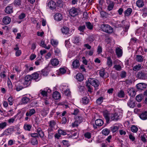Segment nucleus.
Listing matches in <instances>:
<instances>
[{"mask_svg":"<svg viewBox=\"0 0 147 147\" xmlns=\"http://www.w3.org/2000/svg\"><path fill=\"white\" fill-rule=\"evenodd\" d=\"M102 30L108 34H111L113 32V28L109 25L103 24L101 25Z\"/></svg>","mask_w":147,"mask_h":147,"instance_id":"1","label":"nucleus"},{"mask_svg":"<svg viewBox=\"0 0 147 147\" xmlns=\"http://www.w3.org/2000/svg\"><path fill=\"white\" fill-rule=\"evenodd\" d=\"M88 82L90 84L94 87H97L99 86V82L98 81L95 79L90 78L88 80Z\"/></svg>","mask_w":147,"mask_h":147,"instance_id":"2","label":"nucleus"},{"mask_svg":"<svg viewBox=\"0 0 147 147\" xmlns=\"http://www.w3.org/2000/svg\"><path fill=\"white\" fill-rule=\"evenodd\" d=\"M137 89L139 90L142 91L147 87V84L144 83H140L136 85Z\"/></svg>","mask_w":147,"mask_h":147,"instance_id":"3","label":"nucleus"},{"mask_svg":"<svg viewBox=\"0 0 147 147\" xmlns=\"http://www.w3.org/2000/svg\"><path fill=\"white\" fill-rule=\"evenodd\" d=\"M95 125L93 124V127L94 129H96L97 126H102L104 123V122L102 120L100 119H96L95 122Z\"/></svg>","mask_w":147,"mask_h":147,"instance_id":"4","label":"nucleus"},{"mask_svg":"<svg viewBox=\"0 0 147 147\" xmlns=\"http://www.w3.org/2000/svg\"><path fill=\"white\" fill-rule=\"evenodd\" d=\"M137 78L142 80H145L146 78V74L142 71H139L137 74Z\"/></svg>","mask_w":147,"mask_h":147,"instance_id":"5","label":"nucleus"},{"mask_svg":"<svg viewBox=\"0 0 147 147\" xmlns=\"http://www.w3.org/2000/svg\"><path fill=\"white\" fill-rule=\"evenodd\" d=\"M69 13L72 16L74 17L78 14V12L77 9L73 7L70 9L69 11Z\"/></svg>","mask_w":147,"mask_h":147,"instance_id":"6","label":"nucleus"},{"mask_svg":"<svg viewBox=\"0 0 147 147\" xmlns=\"http://www.w3.org/2000/svg\"><path fill=\"white\" fill-rule=\"evenodd\" d=\"M47 6L51 9H55L56 7V3L53 1H50L47 4Z\"/></svg>","mask_w":147,"mask_h":147,"instance_id":"7","label":"nucleus"},{"mask_svg":"<svg viewBox=\"0 0 147 147\" xmlns=\"http://www.w3.org/2000/svg\"><path fill=\"white\" fill-rule=\"evenodd\" d=\"M63 18L62 15L60 13H57L54 15V19L57 21L61 20Z\"/></svg>","mask_w":147,"mask_h":147,"instance_id":"8","label":"nucleus"},{"mask_svg":"<svg viewBox=\"0 0 147 147\" xmlns=\"http://www.w3.org/2000/svg\"><path fill=\"white\" fill-rule=\"evenodd\" d=\"M103 115L105 118L107 123H108L110 119V115L108 111H105L103 112Z\"/></svg>","mask_w":147,"mask_h":147,"instance_id":"9","label":"nucleus"},{"mask_svg":"<svg viewBox=\"0 0 147 147\" xmlns=\"http://www.w3.org/2000/svg\"><path fill=\"white\" fill-rule=\"evenodd\" d=\"M69 29L66 26L63 27L61 29L62 32L64 34L70 35L71 33L69 32Z\"/></svg>","mask_w":147,"mask_h":147,"instance_id":"10","label":"nucleus"},{"mask_svg":"<svg viewBox=\"0 0 147 147\" xmlns=\"http://www.w3.org/2000/svg\"><path fill=\"white\" fill-rule=\"evenodd\" d=\"M45 90H41L40 91V93L41 95L44 96H46L47 94V92L50 93L51 92V90L48 88H47Z\"/></svg>","mask_w":147,"mask_h":147,"instance_id":"11","label":"nucleus"},{"mask_svg":"<svg viewBox=\"0 0 147 147\" xmlns=\"http://www.w3.org/2000/svg\"><path fill=\"white\" fill-rule=\"evenodd\" d=\"M50 62L51 64L53 66H57L59 63V61L56 58H53L51 59Z\"/></svg>","mask_w":147,"mask_h":147,"instance_id":"12","label":"nucleus"},{"mask_svg":"<svg viewBox=\"0 0 147 147\" xmlns=\"http://www.w3.org/2000/svg\"><path fill=\"white\" fill-rule=\"evenodd\" d=\"M119 116L117 113L111 114L110 115V119L112 121H117L119 119Z\"/></svg>","mask_w":147,"mask_h":147,"instance_id":"13","label":"nucleus"},{"mask_svg":"<svg viewBox=\"0 0 147 147\" xmlns=\"http://www.w3.org/2000/svg\"><path fill=\"white\" fill-rule=\"evenodd\" d=\"M13 131V129L11 128H9L5 130L3 133L4 135L8 136L10 135Z\"/></svg>","mask_w":147,"mask_h":147,"instance_id":"14","label":"nucleus"},{"mask_svg":"<svg viewBox=\"0 0 147 147\" xmlns=\"http://www.w3.org/2000/svg\"><path fill=\"white\" fill-rule=\"evenodd\" d=\"M53 97L55 99L58 100L61 98V96L59 92L55 91L53 93Z\"/></svg>","mask_w":147,"mask_h":147,"instance_id":"15","label":"nucleus"},{"mask_svg":"<svg viewBox=\"0 0 147 147\" xmlns=\"http://www.w3.org/2000/svg\"><path fill=\"white\" fill-rule=\"evenodd\" d=\"M36 113L35 109H29L28 111L26 113V115L27 116H29L30 117L32 115Z\"/></svg>","mask_w":147,"mask_h":147,"instance_id":"16","label":"nucleus"},{"mask_svg":"<svg viewBox=\"0 0 147 147\" xmlns=\"http://www.w3.org/2000/svg\"><path fill=\"white\" fill-rule=\"evenodd\" d=\"M128 93L131 96H134L136 94V92L133 88H129L127 90Z\"/></svg>","mask_w":147,"mask_h":147,"instance_id":"17","label":"nucleus"},{"mask_svg":"<svg viewBox=\"0 0 147 147\" xmlns=\"http://www.w3.org/2000/svg\"><path fill=\"white\" fill-rule=\"evenodd\" d=\"M5 13L7 14H10L13 12V7L11 6L7 7L5 9Z\"/></svg>","mask_w":147,"mask_h":147,"instance_id":"18","label":"nucleus"},{"mask_svg":"<svg viewBox=\"0 0 147 147\" xmlns=\"http://www.w3.org/2000/svg\"><path fill=\"white\" fill-rule=\"evenodd\" d=\"M115 52L118 57H121L122 55V50L119 48H117L116 49Z\"/></svg>","mask_w":147,"mask_h":147,"instance_id":"19","label":"nucleus"},{"mask_svg":"<svg viewBox=\"0 0 147 147\" xmlns=\"http://www.w3.org/2000/svg\"><path fill=\"white\" fill-rule=\"evenodd\" d=\"M127 105L130 107L134 108L135 106V102L133 101L132 98H130L127 103Z\"/></svg>","mask_w":147,"mask_h":147,"instance_id":"20","label":"nucleus"},{"mask_svg":"<svg viewBox=\"0 0 147 147\" xmlns=\"http://www.w3.org/2000/svg\"><path fill=\"white\" fill-rule=\"evenodd\" d=\"M11 21V18L9 17L5 16L3 18V22L5 25L9 24Z\"/></svg>","mask_w":147,"mask_h":147,"instance_id":"21","label":"nucleus"},{"mask_svg":"<svg viewBox=\"0 0 147 147\" xmlns=\"http://www.w3.org/2000/svg\"><path fill=\"white\" fill-rule=\"evenodd\" d=\"M132 11V10L131 8H127L124 12L125 16H129L131 14Z\"/></svg>","mask_w":147,"mask_h":147,"instance_id":"22","label":"nucleus"},{"mask_svg":"<svg viewBox=\"0 0 147 147\" xmlns=\"http://www.w3.org/2000/svg\"><path fill=\"white\" fill-rule=\"evenodd\" d=\"M84 78V77L81 73H78L76 76V79L79 81H82Z\"/></svg>","mask_w":147,"mask_h":147,"instance_id":"23","label":"nucleus"},{"mask_svg":"<svg viewBox=\"0 0 147 147\" xmlns=\"http://www.w3.org/2000/svg\"><path fill=\"white\" fill-rule=\"evenodd\" d=\"M140 118L142 120L147 119V111L142 113L139 116Z\"/></svg>","mask_w":147,"mask_h":147,"instance_id":"24","label":"nucleus"},{"mask_svg":"<svg viewBox=\"0 0 147 147\" xmlns=\"http://www.w3.org/2000/svg\"><path fill=\"white\" fill-rule=\"evenodd\" d=\"M73 68H77L80 65L79 61L78 60H75L72 64Z\"/></svg>","mask_w":147,"mask_h":147,"instance_id":"25","label":"nucleus"},{"mask_svg":"<svg viewBox=\"0 0 147 147\" xmlns=\"http://www.w3.org/2000/svg\"><path fill=\"white\" fill-rule=\"evenodd\" d=\"M37 132V133L40 138L43 137L44 136V134L40 128L39 127L38 128Z\"/></svg>","mask_w":147,"mask_h":147,"instance_id":"26","label":"nucleus"},{"mask_svg":"<svg viewBox=\"0 0 147 147\" xmlns=\"http://www.w3.org/2000/svg\"><path fill=\"white\" fill-rule=\"evenodd\" d=\"M143 68V66L141 64H139L135 66L133 68V70L135 71H138L141 70Z\"/></svg>","mask_w":147,"mask_h":147,"instance_id":"27","label":"nucleus"},{"mask_svg":"<svg viewBox=\"0 0 147 147\" xmlns=\"http://www.w3.org/2000/svg\"><path fill=\"white\" fill-rule=\"evenodd\" d=\"M30 100L29 98L24 96L23 97L21 100L22 104H26L28 103Z\"/></svg>","mask_w":147,"mask_h":147,"instance_id":"28","label":"nucleus"},{"mask_svg":"<svg viewBox=\"0 0 147 147\" xmlns=\"http://www.w3.org/2000/svg\"><path fill=\"white\" fill-rule=\"evenodd\" d=\"M80 40L79 37H74L73 40V43L78 45H79L80 44Z\"/></svg>","mask_w":147,"mask_h":147,"instance_id":"29","label":"nucleus"},{"mask_svg":"<svg viewBox=\"0 0 147 147\" xmlns=\"http://www.w3.org/2000/svg\"><path fill=\"white\" fill-rule=\"evenodd\" d=\"M56 123L55 121L54 120H51L49 122V126L51 129L53 130V129L54 128V127Z\"/></svg>","mask_w":147,"mask_h":147,"instance_id":"30","label":"nucleus"},{"mask_svg":"<svg viewBox=\"0 0 147 147\" xmlns=\"http://www.w3.org/2000/svg\"><path fill=\"white\" fill-rule=\"evenodd\" d=\"M107 64L109 67H111L113 65L112 61L110 57H109L107 58Z\"/></svg>","mask_w":147,"mask_h":147,"instance_id":"31","label":"nucleus"},{"mask_svg":"<svg viewBox=\"0 0 147 147\" xmlns=\"http://www.w3.org/2000/svg\"><path fill=\"white\" fill-rule=\"evenodd\" d=\"M140 138L141 139V141L144 143H145L146 142V139L147 138L146 136L144 134H141Z\"/></svg>","mask_w":147,"mask_h":147,"instance_id":"32","label":"nucleus"},{"mask_svg":"<svg viewBox=\"0 0 147 147\" xmlns=\"http://www.w3.org/2000/svg\"><path fill=\"white\" fill-rule=\"evenodd\" d=\"M85 26L88 29L90 30H92L93 29V25L89 22H85Z\"/></svg>","mask_w":147,"mask_h":147,"instance_id":"33","label":"nucleus"},{"mask_svg":"<svg viewBox=\"0 0 147 147\" xmlns=\"http://www.w3.org/2000/svg\"><path fill=\"white\" fill-rule=\"evenodd\" d=\"M136 5L139 7H141L144 5V3L142 1L138 0L136 2Z\"/></svg>","mask_w":147,"mask_h":147,"instance_id":"34","label":"nucleus"},{"mask_svg":"<svg viewBox=\"0 0 147 147\" xmlns=\"http://www.w3.org/2000/svg\"><path fill=\"white\" fill-rule=\"evenodd\" d=\"M31 76L32 77V79H33L37 81L39 80H37L39 77V74L36 73H33L32 74V76Z\"/></svg>","mask_w":147,"mask_h":147,"instance_id":"35","label":"nucleus"},{"mask_svg":"<svg viewBox=\"0 0 147 147\" xmlns=\"http://www.w3.org/2000/svg\"><path fill=\"white\" fill-rule=\"evenodd\" d=\"M136 61L139 62H142L143 61V56L141 55H136Z\"/></svg>","mask_w":147,"mask_h":147,"instance_id":"36","label":"nucleus"},{"mask_svg":"<svg viewBox=\"0 0 147 147\" xmlns=\"http://www.w3.org/2000/svg\"><path fill=\"white\" fill-rule=\"evenodd\" d=\"M114 6V3L113 2L110 1L109 5H108L107 9L110 11L112 10Z\"/></svg>","mask_w":147,"mask_h":147,"instance_id":"37","label":"nucleus"},{"mask_svg":"<svg viewBox=\"0 0 147 147\" xmlns=\"http://www.w3.org/2000/svg\"><path fill=\"white\" fill-rule=\"evenodd\" d=\"M38 138H31V143L34 145H37L38 143V142L37 140Z\"/></svg>","mask_w":147,"mask_h":147,"instance_id":"38","label":"nucleus"},{"mask_svg":"<svg viewBox=\"0 0 147 147\" xmlns=\"http://www.w3.org/2000/svg\"><path fill=\"white\" fill-rule=\"evenodd\" d=\"M89 99L86 97H84L82 98V102L84 104H86L89 102Z\"/></svg>","mask_w":147,"mask_h":147,"instance_id":"39","label":"nucleus"},{"mask_svg":"<svg viewBox=\"0 0 147 147\" xmlns=\"http://www.w3.org/2000/svg\"><path fill=\"white\" fill-rule=\"evenodd\" d=\"M110 132V130L107 129L105 128L102 130V132L103 134L105 136L108 135Z\"/></svg>","mask_w":147,"mask_h":147,"instance_id":"40","label":"nucleus"},{"mask_svg":"<svg viewBox=\"0 0 147 147\" xmlns=\"http://www.w3.org/2000/svg\"><path fill=\"white\" fill-rule=\"evenodd\" d=\"M113 68H114L115 70L117 71H120L122 70V67L120 65L116 64L115 65Z\"/></svg>","mask_w":147,"mask_h":147,"instance_id":"41","label":"nucleus"},{"mask_svg":"<svg viewBox=\"0 0 147 147\" xmlns=\"http://www.w3.org/2000/svg\"><path fill=\"white\" fill-rule=\"evenodd\" d=\"M131 130L133 132L136 133L138 130V128L136 126L132 125L131 127Z\"/></svg>","mask_w":147,"mask_h":147,"instance_id":"42","label":"nucleus"},{"mask_svg":"<svg viewBox=\"0 0 147 147\" xmlns=\"http://www.w3.org/2000/svg\"><path fill=\"white\" fill-rule=\"evenodd\" d=\"M21 0H15L13 2V4L15 6L18 7L21 5Z\"/></svg>","mask_w":147,"mask_h":147,"instance_id":"43","label":"nucleus"},{"mask_svg":"<svg viewBox=\"0 0 147 147\" xmlns=\"http://www.w3.org/2000/svg\"><path fill=\"white\" fill-rule=\"evenodd\" d=\"M125 93L124 91L121 90L118 93L117 96L119 98H123L124 96Z\"/></svg>","mask_w":147,"mask_h":147,"instance_id":"44","label":"nucleus"},{"mask_svg":"<svg viewBox=\"0 0 147 147\" xmlns=\"http://www.w3.org/2000/svg\"><path fill=\"white\" fill-rule=\"evenodd\" d=\"M32 126L30 125L25 124L24 126V129L26 130L30 131Z\"/></svg>","mask_w":147,"mask_h":147,"instance_id":"45","label":"nucleus"},{"mask_svg":"<svg viewBox=\"0 0 147 147\" xmlns=\"http://www.w3.org/2000/svg\"><path fill=\"white\" fill-rule=\"evenodd\" d=\"M75 121L78 123L79 124H80L83 121L82 117L80 116H76V117Z\"/></svg>","mask_w":147,"mask_h":147,"instance_id":"46","label":"nucleus"},{"mask_svg":"<svg viewBox=\"0 0 147 147\" xmlns=\"http://www.w3.org/2000/svg\"><path fill=\"white\" fill-rule=\"evenodd\" d=\"M7 125L6 122H1L0 123V130L2 129L5 128Z\"/></svg>","mask_w":147,"mask_h":147,"instance_id":"47","label":"nucleus"},{"mask_svg":"<svg viewBox=\"0 0 147 147\" xmlns=\"http://www.w3.org/2000/svg\"><path fill=\"white\" fill-rule=\"evenodd\" d=\"M32 80V77L31 76L27 75L24 78V80L27 81L29 82H31V80Z\"/></svg>","mask_w":147,"mask_h":147,"instance_id":"48","label":"nucleus"},{"mask_svg":"<svg viewBox=\"0 0 147 147\" xmlns=\"http://www.w3.org/2000/svg\"><path fill=\"white\" fill-rule=\"evenodd\" d=\"M55 55L59 56L61 55L60 50L58 48L55 47Z\"/></svg>","mask_w":147,"mask_h":147,"instance_id":"49","label":"nucleus"},{"mask_svg":"<svg viewBox=\"0 0 147 147\" xmlns=\"http://www.w3.org/2000/svg\"><path fill=\"white\" fill-rule=\"evenodd\" d=\"M86 26L84 25L83 26H80L78 27V30L82 32H84Z\"/></svg>","mask_w":147,"mask_h":147,"instance_id":"50","label":"nucleus"},{"mask_svg":"<svg viewBox=\"0 0 147 147\" xmlns=\"http://www.w3.org/2000/svg\"><path fill=\"white\" fill-rule=\"evenodd\" d=\"M106 73L105 72V70L104 69H101L99 72V74L100 76L102 78H103L105 74Z\"/></svg>","mask_w":147,"mask_h":147,"instance_id":"51","label":"nucleus"},{"mask_svg":"<svg viewBox=\"0 0 147 147\" xmlns=\"http://www.w3.org/2000/svg\"><path fill=\"white\" fill-rule=\"evenodd\" d=\"M51 43L53 46L55 47L58 45V42L54 39H52L51 40Z\"/></svg>","mask_w":147,"mask_h":147,"instance_id":"52","label":"nucleus"},{"mask_svg":"<svg viewBox=\"0 0 147 147\" xmlns=\"http://www.w3.org/2000/svg\"><path fill=\"white\" fill-rule=\"evenodd\" d=\"M43 60L42 59H38L36 60L35 62V64L36 65H38L42 62Z\"/></svg>","mask_w":147,"mask_h":147,"instance_id":"53","label":"nucleus"},{"mask_svg":"<svg viewBox=\"0 0 147 147\" xmlns=\"http://www.w3.org/2000/svg\"><path fill=\"white\" fill-rule=\"evenodd\" d=\"M142 95L139 94L137 95L136 97V99L138 102H140L142 100Z\"/></svg>","mask_w":147,"mask_h":147,"instance_id":"54","label":"nucleus"},{"mask_svg":"<svg viewBox=\"0 0 147 147\" xmlns=\"http://www.w3.org/2000/svg\"><path fill=\"white\" fill-rule=\"evenodd\" d=\"M30 135L32 138H39V136L37 133H31L30 134Z\"/></svg>","mask_w":147,"mask_h":147,"instance_id":"55","label":"nucleus"},{"mask_svg":"<svg viewBox=\"0 0 147 147\" xmlns=\"http://www.w3.org/2000/svg\"><path fill=\"white\" fill-rule=\"evenodd\" d=\"M103 98L100 97L97 99L96 103L98 105H100L103 101Z\"/></svg>","mask_w":147,"mask_h":147,"instance_id":"56","label":"nucleus"},{"mask_svg":"<svg viewBox=\"0 0 147 147\" xmlns=\"http://www.w3.org/2000/svg\"><path fill=\"white\" fill-rule=\"evenodd\" d=\"M58 133L60 134L61 135L63 136L67 134V133L64 130L62 129H60L58 131Z\"/></svg>","mask_w":147,"mask_h":147,"instance_id":"57","label":"nucleus"},{"mask_svg":"<svg viewBox=\"0 0 147 147\" xmlns=\"http://www.w3.org/2000/svg\"><path fill=\"white\" fill-rule=\"evenodd\" d=\"M16 116H14L13 117L9 119L8 120V121L9 123H13L15 121V119L16 118Z\"/></svg>","mask_w":147,"mask_h":147,"instance_id":"58","label":"nucleus"},{"mask_svg":"<svg viewBox=\"0 0 147 147\" xmlns=\"http://www.w3.org/2000/svg\"><path fill=\"white\" fill-rule=\"evenodd\" d=\"M84 136L88 139L90 138L91 137V133L89 132L85 133L84 134Z\"/></svg>","mask_w":147,"mask_h":147,"instance_id":"59","label":"nucleus"},{"mask_svg":"<svg viewBox=\"0 0 147 147\" xmlns=\"http://www.w3.org/2000/svg\"><path fill=\"white\" fill-rule=\"evenodd\" d=\"M8 101L10 105H13L12 102L13 101V99L12 97H9L8 99Z\"/></svg>","mask_w":147,"mask_h":147,"instance_id":"60","label":"nucleus"},{"mask_svg":"<svg viewBox=\"0 0 147 147\" xmlns=\"http://www.w3.org/2000/svg\"><path fill=\"white\" fill-rule=\"evenodd\" d=\"M120 76L121 78H125L126 76V72L125 71H122L121 72Z\"/></svg>","mask_w":147,"mask_h":147,"instance_id":"61","label":"nucleus"},{"mask_svg":"<svg viewBox=\"0 0 147 147\" xmlns=\"http://www.w3.org/2000/svg\"><path fill=\"white\" fill-rule=\"evenodd\" d=\"M64 92L65 95L69 96L70 94V92L69 89H67L64 91Z\"/></svg>","mask_w":147,"mask_h":147,"instance_id":"62","label":"nucleus"},{"mask_svg":"<svg viewBox=\"0 0 147 147\" xmlns=\"http://www.w3.org/2000/svg\"><path fill=\"white\" fill-rule=\"evenodd\" d=\"M16 86V90L17 91L20 90L23 88V87L20 84L17 85Z\"/></svg>","mask_w":147,"mask_h":147,"instance_id":"63","label":"nucleus"},{"mask_svg":"<svg viewBox=\"0 0 147 147\" xmlns=\"http://www.w3.org/2000/svg\"><path fill=\"white\" fill-rule=\"evenodd\" d=\"M102 47L100 45H98V48L97 52H98V54H100L102 52Z\"/></svg>","mask_w":147,"mask_h":147,"instance_id":"64","label":"nucleus"}]
</instances>
